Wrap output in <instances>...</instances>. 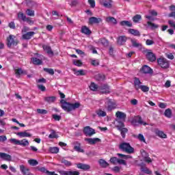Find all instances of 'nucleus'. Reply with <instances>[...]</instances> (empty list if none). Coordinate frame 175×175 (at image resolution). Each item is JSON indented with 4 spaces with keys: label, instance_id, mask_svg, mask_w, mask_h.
<instances>
[{
    "label": "nucleus",
    "instance_id": "1",
    "mask_svg": "<svg viewBox=\"0 0 175 175\" xmlns=\"http://www.w3.org/2000/svg\"><path fill=\"white\" fill-rule=\"evenodd\" d=\"M62 103V108L64 109L65 111H73L76 109H79L80 107L79 103H70L65 101V100H62L60 101Z\"/></svg>",
    "mask_w": 175,
    "mask_h": 175
},
{
    "label": "nucleus",
    "instance_id": "2",
    "mask_svg": "<svg viewBox=\"0 0 175 175\" xmlns=\"http://www.w3.org/2000/svg\"><path fill=\"white\" fill-rule=\"evenodd\" d=\"M119 149L127 154H132L135 151V149L131 146L129 143L122 142L119 145Z\"/></svg>",
    "mask_w": 175,
    "mask_h": 175
},
{
    "label": "nucleus",
    "instance_id": "3",
    "mask_svg": "<svg viewBox=\"0 0 175 175\" xmlns=\"http://www.w3.org/2000/svg\"><path fill=\"white\" fill-rule=\"evenodd\" d=\"M148 61H150V62H154V61H157V56L154 53H152V51L150 49H146L144 51Z\"/></svg>",
    "mask_w": 175,
    "mask_h": 175
},
{
    "label": "nucleus",
    "instance_id": "4",
    "mask_svg": "<svg viewBox=\"0 0 175 175\" xmlns=\"http://www.w3.org/2000/svg\"><path fill=\"white\" fill-rule=\"evenodd\" d=\"M131 124L132 125H134V126H137V125H144V126H146V125H147V123L144 122L142 120V117L139 116H135L133 118V120H131Z\"/></svg>",
    "mask_w": 175,
    "mask_h": 175
},
{
    "label": "nucleus",
    "instance_id": "5",
    "mask_svg": "<svg viewBox=\"0 0 175 175\" xmlns=\"http://www.w3.org/2000/svg\"><path fill=\"white\" fill-rule=\"evenodd\" d=\"M157 64L163 69H167L169 68V61L164 57H160L157 59Z\"/></svg>",
    "mask_w": 175,
    "mask_h": 175
},
{
    "label": "nucleus",
    "instance_id": "6",
    "mask_svg": "<svg viewBox=\"0 0 175 175\" xmlns=\"http://www.w3.org/2000/svg\"><path fill=\"white\" fill-rule=\"evenodd\" d=\"M116 103L112 101L111 99H105V107L107 109V110H113V109H116Z\"/></svg>",
    "mask_w": 175,
    "mask_h": 175
},
{
    "label": "nucleus",
    "instance_id": "7",
    "mask_svg": "<svg viewBox=\"0 0 175 175\" xmlns=\"http://www.w3.org/2000/svg\"><path fill=\"white\" fill-rule=\"evenodd\" d=\"M14 38H16L13 35H10L7 38V46L8 47H12V46H17V41L14 40Z\"/></svg>",
    "mask_w": 175,
    "mask_h": 175
},
{
    "label": "nucleus",
    "instance_id": "8",
    "mask_svg": "<svg viewBox=\"0 0 175 175\" xmlns=\"http://www.w3.org/2000/svg\"><path fill=\"white\" fill-rule=\"evenodd\" d=\"M83 132L86 136H92V135H95V130L90 126L85 127Z\"/></svg>",
    "mask_w": 175,
    "mask_h": 175
},
{
    "label": "nucleus",
    "instance_id": "9",
    "mask_svg": "<svg viewBox=\"0 0 175 175\" xmlns=\"http://www.w3.org/2000/svg\"><path fill=\"white\" fill-rule=\"evenodd\" d=\"M0 158L3 159V161H7V162L12 161V156L5 152H0Z\"/></svg>",
    "mask_w": 175,
    "mask_h": 175
},
{
    "label": "nucleus",
    "instance_id": "10",
    "mask_svg": "<svg viewBox=\"0 0 175 175\" xmlns=\"http://www.w3.org/2000/svg\"><path fill=\"white\" fill-rule=\"evenodd\" d=\"M98 90L102 94L110 93V88L107 85H102L98 88Z\"/></svg>",
    "mask_w": 175,
    "mask_h": 175
},
{
    "label": "nucleus",
    "instance_id": "11",
    "mask_svg": "<svg viewBox=\"0 0 175 175\" xmlns=\"http://www.w3.org/2000/svg\"><path fill=\"white\" fill-rule=\"evenodd\" d=\"M61 175H80L79 171H64L62 170L59 172Z\"/></svg>",
    "mask_w": 175,
    "mask_h": 175
},
{
    "label": "nucleus",
    "instance_id": "12",
    "mask_svg": "<svg viewBox=\"0 0 175 175\" xmlns=\"http://www.w3.org/2000/svg\"><path fill=\"white\" fill-rule=\"evenodd\" d=\"M85 142H88V144H96V143L100 142L99 138H85Z\"/></svg>",
    "mask_w": 175,
    "mask_h": 175
},
{
    "label": "nucleus",
    "instance_id": "13",
    "mask_svg": "<svg viewBox=\"0 0 175 175\" xmlns=\"http://www.w3.org/2000/svg\"><path fill=\"white\" fill-rule=\"evenodd\" d=\"M20 170L23 175H31V172H29V168L26 167L24 165H20Z\"/></svg>",
    "mask_w": 175,
    "mask_h": 175
},
{
    "label": "nucleus",
    "instance_id": "14",
    "mask_svg": "<svg viewBox=\"0 0 175 175\" xmlns=\"http://www.w3.org/2000/svg\"><path fill=\"white\" fill-rule=\"evenodd\" d=\"M99 23H102V18H100L92 16L89 18V24H99Z\"/></svg>",
    "mask_w": 175,
    "mask_h": 175
},
{
    "label": "nucleus",
    "instance_id": "15",
    "mask_svg": "<svg viewBox=\"0 0 175 175\" xmlns=\"http://www.w3.org/2000/svg\"><path fill=\"white\" fill-rule=\"evenodd\" d=\"M154 133L157 135V136H159V137H161V139H167V135H166L163 131H159V129H155Z\"/></svg>",
    "mask_w": 175,
    "mask_h": 175
},
{
    "label": "nucleus",
    "instance_id": "16",
    "mask_svg": "<svg viewBox=\"0 0 175 175\" xmlns=\"http://www.w3.org/2000/svg\"><path fill=\"white\" fill-rule=\"evenodd\" d=\"M77 167L78 169H81L82 170H90V169H91V166H90V165L83 163H78L77 165Z\"/></svg>",
    "mask_w": 175,
    "mask_h": 175
},
{
    "label": "nucleus",
    "instance_id": "17",
    "mask_svg": "<svg viewBox=\"0 0 175 175\" xmlns=\"http://www.w3.org/2000/svg\"><path fill=\"white\" fill-rule=\"evenodd\" d=\"M142 82L140 81V79L135 77L134 78V87L137 91H139L140 90V87L142 86Z\"/></svg>",
    "mask_w": 175,
    "mask_h": 175
},
{
    "label": "nucleus",
    "instance_id": "18",
    "mask_svg": "<svg viewBox=\"0 0 175 175\" xmlns=\"http://www.w3.org/2000/svg\"><path fill=\"white\" fill-rule=\"evenodd\" d=\"M44 100L47 102V103H54L57 100V97L55 96H46L44 98Z\"/></svg>",
    "mask_w": 175,
    "mask_h": 175
},
{
    "label": "nucleus",
    "instance_id": "19",
    "mask_svg": "<svg viewBox=\"0 0 175 175\" xmlns=\"http://www.w3.org/2000/svg\"><path fill=\"white\" fill-rule=\"evenodd\" d=\"M116 118L119 120H125L126 118V114L124 112L118 111L116 113Z\"/></svg>",
    "mask_w": 175,
    "mask_h": 175
},
{
    "label": "nucleus",
    "instance_id": "20",
    "mask_svg": "<svg viewBox=\"0 0 175 175\" xmlns=\"http://www.w3.org/2000/svg\"><path fill=\"white\" fill-rule=\"evenodd\" d=\"M126 42V36H121L118 38V44H120V46H122L123 44H125Z\"/></svg>",
    "mask_w": 175,
    "mask_h": 175
},
{
    "label": "nucleus",
    "instance_id": "21",
    "mask_svg": "<svg viewBox=\"0 0 175 175\" xmlns=\"http://www.w3.org/2000/svg\"><path fill=\"white\" fill-rule=\"evenodd\" d=\"M17 136H19V137H31L32 135L31 133L24 131V132H18L16 133Z\"/></svg>",
    "mask_w": 175,
    "mask_h": 175
},
{
    "label": "nucleus",
    "instance_id": "22",
    "mask_svg": "<svg viewBox=\"0 0 175 175\" xmlns=\"http://www.w3.org/2000/svg\"><path fill=\"white\" fill-rule=\"evenodd\" d=\"M18 146H21L22 147H27V146H29V142H28L27 139L19 140Z\"/></svg>",
    "mask_w": 175,
    "mask_h": 175
},
{
    "label": "nucleus",
    "instance_id": "23",
    "mask_svg": "<svg viewBox=\"0 0 175 175\" xmlns=\"http://www.w3.org/2000/svg\"><path fill=\"white\" fill-rule=\"evenodd\" d=\"M101 3L107 9H110L111 8V0H103Z\"/></svg>",
    "mask_w": 175,
    "mask_h": 175
},
{
    "label": "nucleus",
    "instance_id": "24",
    "mask_svg": "<svg viewBox=\"0 0 175 175\" xmlns=\"http://www.w3.org/2000/svg\"><path fill=\"white\" fill-rule=\"evenodd\" d=\"M142 73L150 74L152 73V69L150 68L148 66H144L142 68Z\"/></svg>",
    "mask_w": 175,
    "mask_h": 175
},
{
    "label": "nucleus",
    "instance_id": "25",
    "mask_svg": "<svg viewBox=\"0 0 175 175\" xmlns=\"http://www.w3.org/2000/svg\"><path fill=\"white\" fill-rule=\"evenodd\" d=\"M35 35V32L33 31H29L23 35V39H25L26 40H29L32 36Z\"/></svg>",
    "mask_w": 175,
    "mask_h": 175
},
{
    "label": "nucleus",
    "instance_id": "26",
    "mask_svg": "<svg viewBox=\"0 0 175 175\" xmlns=\"http://www.w3.org/2000/svg\"><path fill=\"white\" fill-rule=\"evenodd\" d=\"M105 21L107 23H109V24H117V20L113 16H107L105 18Z\"/></svg>",
    "mask_w": 175,
    "mask_h": 175
},
{
    "label": "nucleus",
    "instance_id": "27",
    "mask_svg": "<svg viewBox=\"0 0 175 175\" xmlns=\"http://www.w3.org/2000/svg\"><path fill=\"white\" fill-rule=\"evenodd\" d=\"M75 144H77L74 146V150H75V151H77V152H84V150L81 148L80 143L76 142H75Z\"/></svg>",
    "mask_w": 175,
    "mask_h": 175
},
{
    "label": "nucleus",
    "instance_id": "28",
    "mask_svg": "<svg viewBox=\"0 0 175 175\" xmlns=\"http://www.w3.org/2000/svg\"><path fill=\"white\" fill-rule=\"evenodd\" d=\"M42 47H43L44 51H46L47 53V54H49V55H54V53L51 50V47L46 46V45H43Z\"/></svg>",
    "mask_w": 175,
    "mask_h": 175
},
{
    "label": "nucleus",
    "instance_id": "29",
    "mask_svg": "<svg viewBox=\"0 0 175 175\" xmlns=\"http://www.w3.org/2000/svg\"><path fill=\"white\" fill-rule=\"evenodd\" d=\"M82 33H84L85 35H91V30L87 26H83L81 27V30Z\"/></svg>",
    "mask_w": 175,
    "mask_h": 175
},
{
    "label": "nucleus",
    "instance_id": "30",
    "mask_svg": "<svg viewBox=\"0 0 175 175\" xmlns=\"http://www.w3.org/2000/svg\"><path fill=\"white\" fill-rule=\"evenodd\" d=\"M141 21H142V15L140 14H136L133 17V21L135 24L140 23Z\"/></svg>",
    "mask_w": 175,
    "mask_h": 175
},
{
    "label": "nucleus",
    "instance_id": "31",
    "mask_svg": "<svg viewBox=\"0 0 175 175\" xmlns=\"http://www.w3.org/2000/svg\"><path fill=\"white\" fill-rule=\"evenodd\" d=\"M99 44H102L104 47H107L109 46V41L105 38H101L98 40Z\"/></svg>",
    "mask_w": 175,
    "mask_h": 175
},
{
    "label": "nucleus",
    "instance_id": "32",
    "mask_svg": "<svg viewBox=\"0 0 175 175\" xmlns=\"http://www.w3.org/2000/svg\"><path fill=\"white\" fill-rule=\"evenodd\" d=\"M74 72L76 76H85L87 74V72L84 70H75Z\"/></svg>",
    "mask_w": 175,
    "mask_h": 175
},
{
    "label": "nucleus",
    "instance_id": "33",
    "mask_svg": "<svg viewBox=\"0 0 175 175\" xmlns=\"http://www.w3.org/2000/svg\"><path fill=\"white\" fill-rule=\"evenodd\" d=\"M120 24L122 27H132V23L129 21H122Z\"/></svg>",
    "mask_w": 175,
    "mask_h": 175
},
{
    "label": "nucleus",
    "instance_id": "34",
    "mask_svg": "<svg viewBox=\"0 0 175 175\" xmlns=\"http://www.w3.org/2000/svg\"><path fill=\"white\" fill-rule=\"evenodd\" d=\"M129 32L132 35H134V36H140V31H139V30L130 29L129 30Z\"/></svg>",
    "mask_w": 175,
    "mask_h": 175
},
{
    "label": "nucleus",
    "instance_id": "35",
    "mask_svg": "<svg viewBox=\"0 0 175 175\" xmlns=\"http://www.w3.org/2000/svg\"><path fill=\"white\" fill-rule=\"evenodd\" d=\"M49 139H57L58 138V134L54 130H51V134L49 135Z\"/></svg>",
    "mask_w": 175,
    "mask_h": 175
},
{
    "label": "nucleus",
    "instance_id": "36",
    "mask_svg": "<svg viewBox=\"0 0 175 175\" xmlns=\"http://www.w3.org/2000/svg\"><path fill=\"white\" fill-rule=\"evenodd\" d=\"M98 163L101 167H107L109 166V163L103 159H100Z\"/></svg>",
    "mask_w": 175,
    "mask_h": 175
},
{
    "label": "nucleus",
    "instance_id": "37",
    "mask_svg": "<svg viewBox=\"0 0 175 175\" xmlns=\"http://www.w3.org/2000/svg\"><path fill=\"white\" fill-rule=\"evenodd\" d=\"M49 150L51 154H58L59 152V148L58 147H50Z\"/></svg>",
    "mask_w": 175,
    "mask_h": 175
},
{
    "label": "nucleus",
    "instance_id": "38",
    "mask_svg": "<svg viewBox=\"0 0 175 175\" xmlns=\"http://www.w3.org/2000/svg\"><path fill=\"white\" fill-rule=\"evenodd\" d=\"M31 61L34 65H42V60L36 57H32Z\"/></svg>",
    "mask_w": 175,
    "mask_h": 175
},
{
    "label": "nucleus",
    "instance_id": "39",
    "mask_svg": "<svg viewBox=\"0 0 175 175\" xmlns=\"http://www.w3.org/2000/svg\"><path fill=\"white\" fill-rule=\"evenodd\" d=\"M135 137L138 139V140H139V142H141L142 143H146V138H144V135H143V134H139L138 135H135Z\"/></svg>",
    "mask_w": 175,
    "mask_h": 175
},
{
    "label": "nucleus",
    "instance_id": "40",
    "mask_svg": "<svg viewBox=\"0 0 175 175\" xmlns=\"http://www.w3.org/2000/svg\"><path fill=\"white\" fill-rule=\"evenodd\" d=\"M28 163L31 166H36V165L39 164V162H38V161H36L33 159H31L28 160Z\"/></svg>",
    "mask_w": 175,
    "mask_h": 175
},
{
    "label": "nucleus",
    "instance_id": "41",
    "mask_svg": "<svg viewBox=\"0 0 175 175\" xmlns=\"http://www.w3.org/2000/svg\"><path fill=\"white\" fill-rule=\"evenodd\" d=\"M72 64L75 65V66H83V62H81V60L73 59Z\"/></svg>",
    "mask_w": 175,
    "mask_h": 175
},
{
    "label": "nucleus",
    "instance_id": "42",
    "mask_svg": "<svg viewBox=\"0 0 175 175\" xmlns=\"http://www.w3.org/2000/svg\"><path fill=\"white\" fill-rule=\"evenodd\" d=\"M119 131H120V133L122 135V137L124 139L125 137V133L128 132V129L126 128H119Z\"/></svg>",
    "mask_w": 175,
    "mask_h": 175
},
{
    "label": "nucleus",
    "instance_id": "43",
    "mask_svg": "<svg viewBox=\"0 0 175 175\" xmlns=\"http://www.w3.org/2000/svg\"><path fill=\"white\" fill-rule=\"evenodd\" d=\"M164 116H165L167 118H172V109H167L164 112Z\"/></svg>",
    "mask_w": 175,
    "mask_h": 175
},
{
    "label": "nucleus",
    "instance_id": "44",
    "mask_svg": "<svg viewBox=\"0 0 175 175\" xmlns=\"http://www.w3.org/2000/svg\"><path fill=\"white\" fill-rule=\"evenodd\" d=\"M98 88H99V87H98V85L95 84V83H91L90 85V89L92 91H97Z\"/></svg>",
    "mask_w": 175,
    "mask_h": 175
},
{
    "label": "nucleus",
    "instance_id": "45",
    "mask_svg": "<svg viewBox=\"0 0 175 175\" xmlns=\"http://www.w3.org/2000/svg\"><path fill=\"white\" fill-rule=\"evenodd\" d=\"M26 14L30 17H33L35 16V11L31 9H27L26 10Z\"/></svg>",
    "mask_w": 175,
    "mask_h": 175
},
{
    "label": "nucleus",
    "instance_id": "46",
    "mask_svg": "<svg viewBox=\"0 0 175 175\" xmlns=\"http://www.w3.org/2000/svg\"><path fill=\"white\" fill-rule=\"evenodd\" d=\"M141 171L144 172V173H146V174H152V172H151V170H150V169H148L146 167H142Z\"/></svg>",
    "mask_w": 175,
    "mask_h": 175
},
{
    "label": "nucleus",
    "instance_id": "47",
    "mask_svg": "<svg viewBox=\"0 0 175 175\" xmlns=\"http://www.w3.org/2000/svg\"><path fill=\"white\" fill-rule=\"evenodd\" d=\"M139 90H141L142 92H148L150 91V88L147 85H141Z\"/></svg>",
    "mask_w": 175,
    "mask_h": 175
},
{
    "label": "nucleus",
    "instance_id": "48",
    "mask_svg": "<svg viewBox=\"0 0 175 175\" xmlns=\"http://www.w3.org/2000/svg\"><path fill=\"white\" fill-rule=\"evenodd\" d=\"M118 157H119L120 158H122L123 159H129L132 158V156L131 155H125V154H122L121 153H118L117 154Z\"/></svg>",
    "mask_w": 175,
    "mask_h": 175
},
{
    "label": "nucleus",
    "instance_id": "49",
    "mask_svg": "<svg viewBox=\"0 0 175 175\" xmlns=\"http://www.w3.org/2000/svg\"><path fill=\"white\" fill-rule=\"evenodd\" d=\"M131 43L133 47H142V44L137 42L136 40H131Z\"/></svg>",
    "mask_w": 175,
    "mask_h": 175
},
{
    "label": "nucleus",
    "instance_id": "50",
    "mask_svg": "<svg viewBox=\"0 0 175 175\" xmlns=\"http://www.w3.org/2000/svg\"><path fill=\"white\" fill-rule=\"evenodd\" d=\"M61 162L62 163H64L65 166H72V163L65 159H62Z\"/></svg>",
    "mask_w": 175,
    "mask_h": 175
},
{
    "label": "nucleus",
    "instance_id": "51",
    "mask_svg": "<svg viewBox=\"0 0 175 175\" xmlns=\"http://www.w3.org/2000/svg\"><path fill=\"white\" fill-rule=\"evenodd\" d=\"M18 141L19 140L16 138H11L9 140L10 143L14 144L15 146H18Z\"/></svg>",
    "mask_w": 175,
    "mask_h": 175
},
{
    "label": "nucleus",
    "instance_id": "52",
    "mask_svg": "<svg viewBox=\"0 0 175 175\" xmlns=\"http://www.w3.org/2000/svg\"><path fill=\"white\" fill-rule=\"evenodd\" d=\"M96 114L98 117H106V113L100 109L96 111Z\"/></svg>",
    "mask_w": 175,
    "mask_h": 175
},
{
    "label": "nucleus",
    "instance_id": "53",
    "mask_svg": "<svg viewBox=\"0 0 175 175\" xmlns=\"http://www.w3.org/2000/svg\"><path fill=\"white\" fill-rule=\"evenodd\" d=\"M15 73L17 77H20V75H23V73H24V71L21 68H18L15 70Z\"/></svg>",
    "mask_w": 175,
    "mask_h": 175
},
{
    "label": "nucleus",
    "instance_id": "54",
    "mask_svg": "<svg viewBox=\"0 0 175 175\" xmlns=\"http://www.w3.org/2000/svg\"><path fill=\"white\" fill-rule=\"evenodd\" d=\"M18 18L21 20H23V21H25V18H27V16H25L23 12H19L18 14Z\"/></svg>",
    "mask_w": 175,
    "mask_h": 175
},
{
    "label": "nucleus",
    "instance_id": "55",
    "mask_svg": "<svg viewBox=\"0 0 175 175\" xmlns=\"http://www.w3.org/2000/svg\"><path fill=\"white\" fill-rule=\"evenodd\" d=\"M148 27H150L152 29H155L157 28H158V25H155L154 23H152L150 21H148L147 23Z\"/></svg>",
    "mask_w": 175,
    "mask_h": 175
},
{
    "label": "nucleus",
    "instance_id": "56",
    "mask_svg": "<svg viewBox=\"0 0 175 175\" xmlns=\"http://www.w3.org/2000/svg\"><path fill=\"white\" fill-rule=\"evenodd\" d=\"M44 72H46L49 75H54V70L53 68H44Z\"/></svg>",
    "mask_w": 175,
    "mask_h": 175
},
{
    "label": "nucleus",
    "instance_id": "57",
    "mask_svg": "<svg viewBox=\"0 0 175 175\" xmlns=\"http://www.w3.org/2000/svg\"><path fill=\"white\" fill-rule=\"evenodd\" d=\"M37 169L39 172H41V173H45L46 174H47V172H49V170H47L44 167H37Z\"/></svg>",
    "mask_w": 175,
    "mask_h": 175
},
{
    "label": "nucleus",
    "instance_id": "58",
    "mask_svg": "<svg viewBox=\"0 0 175 175\" xmlns=\"http://www.w3.org/2000/svg\"><path fill=\"white\" fill-rule=\"evenodd\" d=\"M168 24L171 28H174L175 29V21L173 20H169Z\"/></svg>",
    "mask_w": 175,
    "mask_h": 175
},
{
    "label": "nucleus",
    "instance_id": "59",
    "mask_svg": "<svg viewBox=\"0 0 175 175\" xmlns=\"http://www.w3.org/2000/svg\"><path fill=\"white\" fill-rule=\"evenodd\" d=\"M111 163H113V165H116V163H118V159L117 157H112L110 159Z\"/></svg>",
    "mask_w": 175,
    "mask_h": 175
},
{
    "label": "nucleus",
    "instance_id": "60",
    "mask_svg": "<svg viewBox=\"0 0 175 175\" xmlns=\"http://www.w3.org/2000/svg\"><path fill=\"white\" fill-rule=\"evenodd\" d=\"M37 113H38V114H47V110L38 109Z\"/></svg>",
    "mask_w": 175,
    "mask_h": 175
},
{
    "label": "nucleus",
    "instance_id": "61",
    "mask_svg": "<svg viewBox=\"0 0 175 175\" xmlns=\"http://www.w3.org/2000/svg\"><path fill=\"white\" fill-rule=\"evenodd\" d=\"M155 42L152 40H146V46H152Z\"/></svg>",
    "mask_w": 175,
    "mask_h": 175
},
{
    "label": "nucleus",
    "instance_id": "62",
    "mask_svg": "<svg viewBox=\"0 0 175 175\" xmlns=\"http://www.w3.org/2000/svg\"><path fill=\"white\" fill-rule=\"evenodd\" d=\"M8 140L6 135H0V142L3 143Z\"/></svg>",
    "mask_w": 175,
    "mask_h": 175
},
{
    "label": "nucleus",
    "instance_id": "63",
    "mask_svg": "<svg viewBox=\"0 0 175 175\" xmlns=\"http://www.w3.org/2000/svg\"><path fill=\"white\" fill-rule=\"evenodd\" d=\"M118 163H119V165H126V162L125 161V160L121 159H118Z\"/></svg>",
    "mask_w": 175,
    "mask_h": 175
},
{
    "label": "nucleus",
    "instance_id": "64",
    "mask_svg": "<svg viewBox=\"0 0 175 175\" xmlns=\"http://www.w3.org/2000/svg\"><path fill=\"white\" fill-rule=\"evenodd\" d=\"M88 3L92 8H95V0H88Z\"/></svg>",
    "mask_w": 175,
    "mask_h": 175
}]
</instances>
